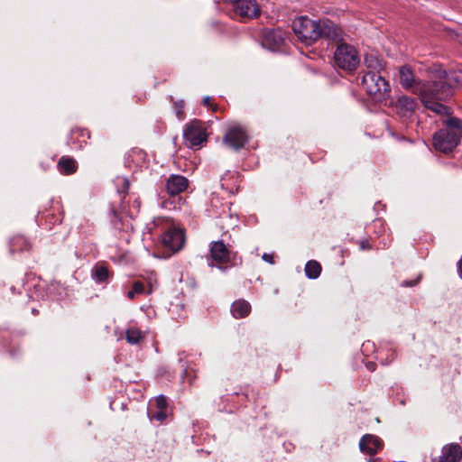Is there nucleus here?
<instances>
[{
  "mask_svg": "<svg viewBox=\"0 0 462 462\" xmlns=\"http://www.w3.org/2000/svg\"><path fill=\"white\" fill-rule=\"evenodd\" d=\"M401 85L418 95L425 107L438 115L449 116L452 114L450 107L443 105L440 101L450 97V90L447 86H440L436 79L429 81H422L414 79L413 73L408 67H402L399 71Z\"/></svg>",
  "mask_w": 462,
  "mask_h": 462,
  "instance_id": "nucleus-1",
  "label": "nucleus"
},
{
  "mask_svg": "<svg viewBox=\"0 0 462 462\" xmlns=\"http://www.w3.org/2000/svg\"><path fill=\"white\" fill-rule=\"evenodd\" d=\"M292 30L298 39L310 45L320 38L338 41L341 38V30L328 19L312 20L307 16H300L292 23Z\"/></svg>",
  "mask_w": 462,
  "mask_h": 462,
  "instance_id": "nucleus-2",
  "label": "nucleus"
},
{
  "mask_svg": "<svg viewBox=\"0 0 462 462\" xmlns=\"http://www.w3.org/2000/svg\"><path fill=\"white\" fill-rule=\"evenodd\" d=\"M445 127L433 135V146L440 152H450L459 143L462 137V120L449 117L444 121Z\"/></svg>",
  "mask_w": 462,
  "mask_h": 462,
  "instance_id": "nucleus-3",
  "label": "nucleus"
},
{
  "mask_svg": "<svg viewBox=\"0 0 462 462\" xmlns=\"http://www.w3.org/2000/svg\"><path fill=\"white\" fill-rule=\"evenodd\" d=\"M362 84L367 94L373 97L375 101L384 100L390 91L389 83L382 73L367 71L363 76Z\"/></svg>",
  "mask_w": 462,
  "mask_h": 462,
  "instance_id": "nucleus-4",
  "label": "nucleus"
},
{
  "mask_svg": "<svg viewBox=\"0 0 462 462\" xmlns=\"http://www.w3.org/2000/svg\"><path fill=\"white\" fill-rule=\"evenodd\" d=\"M334 59L336 65L345 70L355 69L360 61L356 50L346 43L337 46Z\"/></svg>",
  "mask_w": 462,
  "mask_h": 462,
  "instance_id": "nucleus-5",
  "label": "nucleus"
},
{
  "mask_svg": "<svg viewBox=\"0 0 462 462\" xmlns=\"http://www.w3.org/2000/svg\"><path fill=\"white\" fill-rule=\"evenodd\" d=\"M183 138L189 147L199 146L207 141V133L204 123L200 120L194 119L186 125Z\"/></svg>",
  "mask_w": 462,
  "mask_h": 462,
  "instance_id": "nucleus-6",
  "label": "nucleus"
},
{
  "mask_svg": "<svg viewBox=\"0 0 462 462\" xmlns=\"http://www.w3.org/2000/svg\"><path fill=\"white\" fill-rule=\"evenodd\" d=\"M223 142L229 147L238 150L247 142L246 132L241 125H234L226 130Z\"/></svg>",
  "mask_w": 462,
  "mask_h": 462,
  "instance_id": "nucleus-7",
  "label": "nucleus"
},
{
  "mask_svg": "<svg viewBox=\"0 0 462 462\" xmlns=\"http://www.w3.org/2000/svg\"><path fill=\"white\" fill-rule=\"evenodd\" d=\"M184 234L181 229L170 227L162 236V245L172 253L180 250L184 245Z\"/></svg>",
  "mask_w": 462,
  "mask_h": 462,
  "instance_id": "nucleus-8",
  "label": "nucleus"
},
{
  "mask_svg": "<svg viewBox=\"0 0 462 462\" xmlns=\"http://www.w3.org/2000/svg\"><path fill=\"white\" fill-rule=\"evenodd\" d=\"M416 107L417 101L406 96L399 97L395 103L396 114L405 123L412 120Z\"/></svg>",
  "mask_w": 462,
  "mask_h": 462,
  "instance_id": "nucleus-9",
  "label": "nucleus"
},
{
  "mask_svg": "<svg viewBox=\"0 0 462 462\" xmlns=\"http://www.w3.org/2000/svg\"><path fill=\"white\" fill-rule=\"evenodd\" d=\"M435 79L439 84V88L440 86H447L450 90V97L452 96V88L454 87H462V70L453 71L450 73H447L445 70L437 69L435 71Z\"/></svg>",
  "mask_w": 462,
  "mask_h": 462,
  "instance_id": "nucleus-10",
  "label": "nucleus"
},
{
  "mask_svg": "<svg viewBox=\"0 0 462 462\" xmlns=\"http://www.w3.org/2000/svg\"><path fill=\"white\" fill-rule=\"evenodd\" d=\"M234 11L243 19H252L259 15L260 8L254 0H236Z\"/></svg>",
  "mask_w": 462,
  "mask_h": 462,
  "instance_id": "nucleus-11",
  "label": "nucleus"
},
{
  "mask_svg": "<svg viewBox=\"0 0 462 462\" xmlns=\"http://www.w3.org/2000/svg\"><path fill=\"white\" fill-rule=\"evenodd\" d=\"M285 33L281 29H266L263 34L262 45L271 51L278 50L284 42Z\"/></svg>",
  "mask_w": 462,
  "mask_h": 462,
  "instance_id": "nucleus-12",
  "label": "nucleus"
},
{
  "mask_svg": "<svg viewBox=\"0 0 462 462\" xmlns=\"http://www.w3.org/2000/svg\"><path fill=\"white\" fill-rule=\"evenodd\" d=\"M211 259L217 264L227 263L230 260V252L223 241H215L210 244Z\"/></svg>",
  "mask_w": 462,
  "mask_h": 462,
  "instance_id": "nucleus-13",
  "label": "nucleus"
},
{
  "mask_svg": "<svg viewBox=\"0 0 462 462\" xmlns=\"http://www.w3.org/2000/svg\"><path fill=\"white\" fill-rule=\"evenodd\" d=\"M382 447V440L378 437L370 434L363 436L359 442L360 450L371 456L376 454Z\"/></svg>",
  "mask_w": 462,
  "mask_h": 462,
  "instance_id": "nucleus-14",
  "label": "nucleus"
},
{
  "mask_svg": "<svg viewBox=\"0 0 462 462\" xmlns=\"http://www.w3.org/2000/svg\"><path fill=\"white\" fill-rule=\"evenodd\" d=\"M462 458V448L458 444L451 443L442 448L439 462H459Z\"/></svg>",
  "mask_w": 462,
  "mask_h": 462,
  "instance_id": "nucleus-15",
  "label": "nucleus"
},
{
  "mask_svg": "<svg viewBox=\"0 0 462 462\" xmlns=\"http://www.w3.org/2000/svg\"><path fill=\"white\" fill-rule=\"evenodd\" d=\"M188 187V180L180 175H171L166 183L167 192L171 196L177 195L184 191Z\"/></svg>",
  "mask_w": 462,
  "mask_h": 462,
  "instance_id": "nucleus-16",
  "label": "nucleus"
},
{
  "mask_svg": "<svg viewBox=\"0 0 462 462\" xmlns=\"http://www.w3.org/2000/svg\"><path fill=\"white\" fill-rule=\"evenodd\" d=\"M217 217L218 219L217 225L220 226L221 228L233 227L238 221L236 214H233L231 212L229 205H226L223 208L222 213H220Z\"/></svg>",
  "mask_w": 462,
  "mask_h": 462,
  "instance_id": "nucleus-17",
  "label": "nucleus"
},
{
  "mask_svg": "<svg viewBox=\"0 0 462 462\" xmlns=\"http://www.w3.org/2000/svg\"><path fill=\"white\" fill-rule=\"evenodd\" d=\"M251 311V305L245 300H236L231 306L232 315L236 319H242L246 317Z\"/></svg>",
  "mask_w": 462,
  "mask_h": 462,
  "instance_id": "nucleus-18",
  "label": "nucleus"
},
{
  "mask_svg": "<svg viewBox=\"0 0 462 462\" xmlns=\"http://www.w3.org/2000/svg\"><path fill=\"white\" fill-rule=\"evenodd\" d=\"M365 64L369 69L368 71H374L375 73H381L384 68L383 60L372 53L365 56Z\"/></svg>",
  "mask_w": 462,
  "mask_h": 462,
  "instance_id": "nucleus-19",
  "label": "nucleus"
},
{
  "mask_svg": "<svg viewBox=\"0 0 462 462\" xmlns=\"http://www.w3.org/2000/svg\"><path fill=\"white\" fill-rule=\"evenodd\" d=\"M10 252L13 254L17 251L29 250L31 245L28 240L22 236H16L10 240Z\"/></svg>",
  "mask_w": 462,
  "mask_h": 462,
  "instance_id": "nucleus-20",
  "label": "nucleus"
},
{
  "mask_svg": "<svg viewBox=\"0 0 462 462\" xmlns=\"http://www.w3.org/2000/svg\"><path fill=\"white\" fill-rule=\"evenodd\" d=\"M144 338V334L136 327L125 330V339L130 345H138Z\"/></svg>",
  "mask_w": 462,
  "mask_h": 462,
  "instance_id": "nucleus-21",
  "label": "nucleus"
},
{
  "mask_svg": "<svg viewBox=\"0 0 462 462\" xmlns=\"http://www.w3.org/2000/svg\"><path fill=\"white\" fill-rule=\"evenodd\" d=\"M58 167L66 175L72 174L77 170L75 160L69 157H61L58 162Z\"/></svg>",
  "mask_w": 462,
  "mask_h": 462,
  "instance_id": "nucleus-22",
  "label": "nucleus"
},
{
  "mask_svg": "<svg viewBox=\"0 0 462 462\" xmlns=\"http://www.w3.org/2000/svg\"><path fill=\"white\" fill-rule=\"evenodd\" d=\"M321 273V265L314 260L309 261L305 265V273L309 279H316Z\"/></svg>",
  "mask_w": 462,
  "mask_h": 462,
  "instance_id": "nucleus-23",
  "label": "nucleus"
},
{
  "mask_svg": "<svg viewBox=\"0 0 462 462\" xmlns=\"http://www.w3.org/2000/svg\"><path fill=\"white\" fill-rule=\"evenodd\" d=\"M109 272L104 265H96L92 270V277L97 282H103L108 279Z\"/></svg>",
  "mask_w": 462,
  "mask_h": 462,
  "instance_id": "nucleus-24",
  "label": "nucleus"
},
{
  "mask_svg": "<svg viewBox=\"0 0 462 462\" xmlns=\"http://www.w3.org/2000/svg\"><path fill=\"white\" fill-rule=\"evenodd\" d=\"M143 293H145L143 283L141 282H134L132 289L127 292V297L130 300H133L136 295H141Z\"/></svg>",
  "mask_w": 462,
  "mask_h": 462,
  "instance_id": "nucleus-25",
  "label": "nucleus"
},
{
  "mask_svg": "<svg viewBox=\"0 0 462 462\" xmlns=\"http://www.w3.org/2000/svg\"><path fill=\"white\" fill-rule=\"evenodd\" d=\"M116 184L118 186V192L126 193L129 189L130 183L126 178L118 177L116 179Z\"/></svg>",
  "mask_w": 462,
  "mask_h": 462,
  "instance_id": "nucleus-26",
  "label": "nucleus"
},
{
  "mask_svg": "<svg viewBox=\"0 0 462 462\" xmlns=\"http://www.w3.org/2000/svg\"><path fill=\"white\" fill-rule=\"evenodd\" d=\"M174 111L176 114V116L178 119L182 120L184 119L185 114H184V102L183 100H179L174 102L173 104Z\"/></svg>",
  "mask_w": 462,
  "mask_h": 462,
  "instance_id": "nucleus-27",
  "label": "nucleus"
},
{
  "mask_svg": "<svg viewBox=\"0 0 462 462\" xmlns=\"http://www.w3.org/2000/svg\"><path fill=\"white\" fill-rule=\"evenodd\" d=\"M155 404H156V407L159 409V410H166V407H167V400H166V397L163 396V395H159L158 397H156L155 399Z\"/></svg>",
  "mask_w": 462,
  "mask_h": 462,
  "instance_id": "nucleus-28",
  "label": "nucleus"
},
{
  "mask_svg": "<svg viewBox=\"0 0 462 462\" xmlns=\"http://www.w3.org/2000/svg\"><path fill=\"white\" fill-rule=\"evenodd\" d=\"M167 413L165 410H159L155 414L152 415V418L159 421H162L166 419Z\"/></svg>",
  "mask_w": 462,
  "mask_h": 462,
  "instance_id": "nucleus-29",
  "label": "nucleus"
},
{
  "mask_svg": "<svg viewBox=\"0 0 462 462\" xmlns=\"http://www.w3.org/2000/svg\"><path fill=\"white\" fill-rule=\"evenodd\" d=\"M419 280H420V278H418L417 280H414V281H404L402 283V285L406 286V287H411V286L416 285L419 282Z\"/></svg>",
  "mask_w": 462,
  "mask_h": 462,
  "instance_id": "nucleus-30",
  "label": "nucleus"
},
{
  "mask_svg": "<svg viewBox=\"0 0 462 462\" xmlns=\"http://www.w3.org/2000/svg\"><path fill=\"white\" fill-rule=\"evenodd\" d=\"M263 260L269 263H273V256L272 254H263V256H262Z\"/></svg>",
  "mask_w": 462,
  "mask_h": 462,
  "instance_id": "nucleus-31",
  "label": "nucleus"
},
{
  "mask_svg": "<svg viewBox=\"0 0 462 462\" xmlns=\"http://www.w3.org/2000/svg\"><path fill=\"white\" fill-rule=\"evenodd\" d=\"M203 104L205 106H211L210 97H205L204 99H203Z\"/></svg>",
  "mask_w": 462,
  "mask_h": 462,
  "instance_id": "nucleus-32",
  "label": "nucleus"
},
{
  "mask_svg": "<svg viewBox=\"0 0 462 462\" xmlns=\"http://www.w3.org/2000/svg\"><path fill=\"white\" fill-rule=\"evenodd\" d=\"M111 214L113 215V217L115 218V219H112V222L114 223V225H116V219L117 216H116V211L115 208L111 209Z\"/></svg>",
  "mask_w": 462,
  "mask_h": 462,
  "instance_id": "nucleus-33",
  "label": "nucleus"
},
{
  "mask_svg": "<svg viewBox=\"0 0 462 462\" xmlns=\"http://www.w3.org/2000/svg\"><path fill=\"white\" fill-rule=\"evenodd\" d=\"M361 248H362V249H367V248H370V246H369V245H368V242H367V241H365H365H363V242L361 243Z\"/></svg>",
  "mask_w": 462,
  "mask_h": 462,
  "instance_id": "nucleus-34",
  "label": "nucleus"
},
{
  "mask_svg": "<svg viewBox=\"0 0 462 462\" xmlns=\"http://www.w3.org/2000/svg\"><path fill=\"white\" fill-rule=\"evenodd\" d=\"M367 368L370 370V371H374V368H375V364L374 363H368L366 365Z\"/></svg>",
  "mask_w": 462,
  "mask_h": 462,
  "instance_id": "nucleus-35",
  "label": "nucleus"
},
{
  "mask_svg": "<svg viewBox=\"0 0 462 462\" xmlns=\"http://www.w3.org/2000/svg\"><path fill=\"white\" fill-rule=\"evenodd\" d=\"M458 273L462 279V259L458 263Z\"/></svg>",
  "mask_w": 462,
  "mask_h": 462,
  "instance_id": "nucleus-36",
  "label": "nucleus"
},
{
  "mask_svg": "<svg viewBox=\"0 0 462 462\" xmlns=\"http://www.w3.org/2000/svg\"><path fill=\"white\" fill-rule=\"evenodd\" d=\"M32 313H33V314H36V313H37V310L33 309V310H32Z\"/></svg>",
  "mask_w": 462,
  "mask_h": 462,
  "instance_id": "nucleus-37",
  "label": "nucleus"
}]
</instances>
